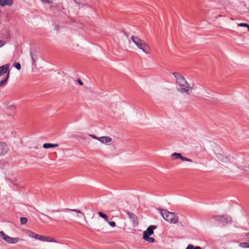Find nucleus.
Here are the masks:
<instances>
[{
    "label": "nucleus",
    "instance_id": "1",
    "mask_svg": "<svg viewBox=\"0 0 249 249\" xmlns=\"http://www.w3.org/2000/svg\"><path fill=\"white\" fill-rule=\"evenodd\" d=\"M176 78V83L179 86L178 90L182 93L189 94L192 92L194 84L190 85L181 74L178 72L173 73Z\"/></svg>",
    "mask_w": 249,
    "mask_h": 249
},
{
    "label": "nucleus",
    "instance_id": "2",
    "mask_svg": "<svg viewBox=\"0 0 249 249\" xmlns=\"http://www.w3.org/2000/svg\"><path fill=\"white\" fill-rule=\"evenodd\" d=\"M215 157L218 162L228 168L232 169L237 164L235 158L226 155L222 151L215 152Z\"/></svg>",
    "mask_w": 249,
    "mask_h": 249
},
{
    "label": "nucleus",
    "instance_id": "3",
    "mask_svg": "<svg viewBox=\"0 0 249 249\" xmlns=\"http://www.w3.org/2000/svg\"><path fill=\"white\" fill-rule=\"evenodd\" d=\"M159 210L161 216L167 222L172 224H176L178 222V217L177 213L170 212L165 209H159Z\"/></svg>",
    "mask_w": 249,
    "mask_h": 249
},
{
    "label": "nucleus",
    "instance_id": "4",
    "mask_svg": "<svg viewBox=\"0 0 249 249\" xmlns=\"http://www.w3.org/2000/svg\"><path fill=\"white\" fill-rule=\"evenodd\" d=\"M131 41L140 50L146 54H148L150 52V49L145 42L136 36H132L131 37Z\"/></svg>",
    "mask_w": 249,
    "mask_h": 249
},
{
    "label": "nucleus",
    "instance_id": "5",
    "mask_svg": "<svg viewBox=\"0 0 249 249\" xmlns=\"http://www.w3.org/2000/svg\"><path fill=\"white\" fill-rule=\"evenodd\" d=\"M5 113L8 116H14L16 114V106L12 102H7L5 103Z\"/></svg>",
    "mask_w": 249,
    "mask_h": 249
},
{
    "label": "nucleus",
    "instance_id": "6",
    "mask_svg": "<svg viewBox=\"0 0 249 249\" xmlns=\"http://www.w3.org/2000/svg\"><path fill=\"white\" fill-rule=\"evenodd\" d=\"M215 220L225 224L231 223L232 222L231 217L227 215H215L213 216Z\"/></svg>",
    "mask_w": 249,
    "mask_h": 249
},
{
    "label": "nucleus",
    "instance_id": "7",
    "mask_svg": "<svg viewBox=\"0 0 249 249\" xmlns=\"http://www.w3.org/2000/svg\"><path fill=\"white\" fill-rule=\"evenodd\" d=\"M68 212H75L77 213L81 214L83 216H85L84 213L82 212L81 211L77 210V209H69V208H66V209H59L58 210H52L51 211V213H53L56 212H64L66 213Z\"/></svg>",
    "mask_w": 249,
    "mask_h": 249
},
{
    "label": "nucleus",
    "instance_id": "8",
    "mask_svg": "<svg viewBox=\"0 0 249 249\" xmlns=\"http://www.w3.org/2000/svg\"><path fill=\"white\" fill-rule=\"evenodd\" d=\"M112 142L110 144V151L112 152L116 151L118 149V144L120 142L119 139H114L112 140V138H110V142Z\"/></svg>",
    "mask_w": 249,
    "mask_h": 249
},
{
    "label": "nucleus",
    "instance_id": "9",
    "mask_svg": "<svg viewBox=\"0 0 249 249\" xmlns=\"http://www.w3.org/2000/svg\"><path fill=\"white\" fill-rule=\"evenodd\" d=\"M9 147L6 143L0 141V155L3 156L7 153Z\"/></svg>",
    "mask_w": 249,
    "mask_h": 249
},
{
    "label": "nucleus",
    "instance_id": "10",
    "mask_svg": "<svg viewBox=\"0 0 249 249\" xmlns=\"http://www.w3.org/2000/svg\"><path fill=\"white\" fill-rule=\"evenodd\" d=\"M156 226L155 225H151L148 227L147 230L143 232L142 237L150 236L153 234L154 233V230L156 229Z\"/></svg>",
    "mask_w": 249,
    "mask_h": 249
},
{
    "label": "nucleus",
    "instance_id": "11",
    "mask_svg": "<svg viewBox=\"0 0 249 249\" xmlns=\"http://www.w3.org/2000/svg\"><path fill=\"white\" fill-rule=\"evenodd\" d=\"M171 157L174 158L175 159H180L183 161L192 162V160L182 157L180 153H174L171 155Z\"/></svg>",
    "mask_w": 249,
    "mask_h": 249
},
{
    "label": "nucleus",
    "instance_id": "12",
    "mask_svg": "<svg viewBox=\"0 0 249 249\" xmlns=\"http://www.w3.org/2000/svg\"><path fill=\"white\" fill-rule=\"evenodd\" d=\"M10 67L9 64H5L0 67V76L3 75L4 74L7 73L9 71L8 70Z\"/></svg>",
    "mask_w": 249,
    "mask_h": 249
},
{
    "label": "nucleus",
    "instance_id": "13",
    "mask_svg": "<svg viewBox=\"0 0 249 249\" xmlns=\"http://www.w3.org/2000/svg\"><path fill=\"white\" fill-rule=\"evenodd\" d=\"M13 3V0H0V5L1 6H11Z\"/></svg>",
    "mask_w": 249,
    "mask_h": 249
},
{
    "label": "nucleus",
    "instance_id": "14",
    "mask_svg": "<svg viewBox=\"0 0 249 249\" xmlns=\"http://www.w3.org/2000/svg\"><path fill=\"white\" fill-rule=\"evenodd\" d=\"M5 241L7 243L14 244L17 243L19 241V239L18 238H12L7 236Z\"/></svg>",
    "mask_w": 249,
    "mask_h": 249
},
{
    "label": "nucleus",
    "instance_id": "15",
    "mask_svg": "<svg viewBox=\"0 0 249 249\" xmlns=\"http://www.w3.org/2000/svg\"><path fill=\"white\" fill-rule=\"evenodd\" d=\"M10 76V71H8L7 74L4 76L3 79L0 81V87L4 86L6 84Z\"/></svg>",
    "mask_w": 249,
    "mask_h": 249
},
{
    "label": "nucleus",
    "instance_id": "16",
    "mask_svg": "<svg viewBox=\"0 0 249 249\" xmlns=\"http://www.w3.org/2000/svg\"><path fill=\"white\" fill-rule=\"evenodd\" d=\"M58 146H59V144L57 143L53 144V143H45L43 144V147L44 148L48 149V148L58 147Z\"/></svg>",
    "mask_w": 249,
    "mask_h": 249
},
{
    "label": "nucleus",
    "instance_id": "17",
    "mask_svg": "<svg viewBox=\"0 0 249 249\" xmlns=\"http://www.w3.org/2000/svg\"><path fill=\"white\" fill-rule=\"evenodd\" d=\"M40 240L42 241H47L49 242H56V241L49 236H43L40 238Z\"/></svg>",
    "mask_w": 249,
    "mask_h": 249
},
{
    "label": "nucleus",
    "instance_id": "18",
    "mask_svg": "<svg viewBox=\"0 0 249 249\" xmlns=\"http://www.w3.org/2000/svg\"><path fill=\"white\" fill-rule=\"evenodd\" d=\"M128 215L134 224H138V218L135 214L131 213H128Z\"/></svg>",
    "mask_w": 249,
    "mask_h": 249
},
{
    "label": "nucleus",
    "instance_id": "19",
    "mask_svg": "<svg viewBox=\"0 0 249 249\" xmlns=\"http://www.w3.org/2000/svg\"><path fill=\"white\" fill-rule=\"evenodd\" d=\"M29 236L30 237L35 238L37 240H40V238H41V237H43L42 235H40L39 234H36L32 231H29Z\"/></svg>",
    "mask_w": 249,
    "mask_h": 249
},
{
    "label": "nucleus",
    "instance_id": "20",
    "mask_svg": "<svg viewBox=\"0 0 249 249\" xmlns=\"http://www.w3.org/2000/svg\"><path fill=\"white\" fill-rule=\"evenodd\" d=\"M99 141L103 143H107L109 142V137L107 136L101 137L99 138Z\"/></svg>",
    "mask_w": 249,
    "mask_h": 249
},
{
    "label": "nucleus",
    "instance_id": "21",
    "mask_svg": "<svg viewBox=\"0 0 249 249\" xmlns=\"http://www.w3.org/2000/svg\"><path fill=\"white\" fill-rule=\"evenodd\" d=\"M142 238L145 241H146L149 243H154L155 242V239L154 238L149 237L148 236L146 237H142Z\"/></svg>",
    "mask_w": 249,
    "mask_h": 249
},
{
    "label": "nucleus",
    "instance_id": "22",
    "mask_svg": "<svg viewBox=\"0 0 249 249\" xmlns=\"http://www.w3.org/2000/svg\"><path fill=\"white\" fill-rule=\"evenodd\" d=\"M98 214L103 218H104L106 221H108V217L107 215L105 214L104 213L99 212H98Z\"/></svg>",
    "mask_w": 249,
    "mask_h": 249
},
{
    "label": "nucleus",
    "instance_id": "23",
    "mask_svg": "<svg viewBox=\"0 0 249 249\" xmlns=\"http://www.w3.org/2000/svg\"><path fill=\"white\" fill-rule=\"evenodd\" d=\"M186 249H201L199 246L194 247L192 244H189Z\"/></svg>",
    "mask_w": 249,
    "mask_h": 249
},
{
    "label": "nucleus",
    "instance_id": "24",
    "mask_svg": "<svg viewBox=\"0 0 249 249\" xmlns=\"http://www.w3.org/2000/svg\"><path fill=\"white\" fill-rule=\"evenodd\" d=\"M240 247L244 248H249V243L248 242H243L240 244Z\"/></svg>",
    "mask_w": 249,
    "mask_h": 249
},
{
    "label": "nucleus",
    "instance_id": "25",
    "mask_svg": "<svg viewBox=\"0 0 249 249\" xmlns=\"http://www.w3.org/2000/svg\"><path fill=\"white\" fill-rule=\"evenodd\" d=\"M27 221L28 219L26 217H22L20 218V223L22 225L26 224Z\"/></svg>",
    "mask_w": 249,
    "mask_h": 249
},
{
    "label": "nucleus",
    "instance_id": "26",
    "mask_svg": "<svg viewBox=\"0 0 249 249\" xmlns=\"http://www.w3.org/2000/svg\"><path fill=\"white\" fill-rule=\"evenodd\" d=\"M41 214L42 215H44L45 216H46V217H47L48 219H50V220H51L52 221H54L56 223H59V221L58 220L53 219V218H52L51 216H50L48 215H47V214H44L43 213H41Z\"/></svg>",
    "mask_w": 249,
    "mask_h": 249
},
{
    "label": "nucleus",
    "instance_id": "27",
    "mask_svg": "<svg viewBox=\"0 0 249 249\" xmlns=\"http://www.w3.org/2000/svg\"><path fill=\"white\" fill-rule=\"evenodd\" d=\"M238 168L241 170L246 171L249 168V165L247 164L244 166V167L242 166H239Z\"/></svg>",
    "mask_w": 249,
    "mask_h": 249
},
{
    "label": "nucleus",
    "instance_id": "28",
    "mask_svg": "<svg viewBox=\"0 0 249 249\" xmlns=\"http://www.w3.org/2000/svg\"><path fill=\"white\" fill-rule=\"evenodd\" d=\"M8 235L5 234L3 231H0V237L4 240H5V238Z\"/></svg>",
    "mask_w": 249,
    "mask_h": 249
},
{
    "label": "nucleus",
    "instance_id": "29",
    "mask_svg": "<svg viewBox=\"0 0 249 249\" xmlns=\"http://www.w3.org/2000/svg\"><path fill=\"white\" fill-rule=\"evenodd\" d=\"M238 26L241 27H246L248 28V31H249V25L247 23H241L238 24Z\"/></svg>",
    "mask_w": 249,
    "mask_h": 249
},
{
    "label": "nucleus",
    "instance_id": "30",
    "mask_svg": "<svg viewBox=\"0 0 249 249\" xmlns=\"http://www.w3.org/2000/svg\"><path fill=\"white\" fill-rule=\"evenodd\" d=\"M14 67L17 69L18 70H19L21 69V65L19 63H16L14 64Z\"/></svg>",
    "mask_w": 249,
    "mask_h": 249
},
{
    "label": "nucleus",
    "instance_id": "31",
    "mask_svg": "<svg viewBox=\"0 0 249 249\" xmlns=\"http://www.w3.org/2000/svg\"><path fill=\"white\" fill-rule=\"evenodd\" d=\"M116 226V224L113 221H110V226L112 227H114Z\"/></svg>",
    "mask_w": 249,
    "mask_h": 249
},
{
    "label": "nucleus",
    "instance_id": "32",
    "mask_svg": "<svg viewBox=\"0 0 249 249\" xmlns=\"http://www.w3.org/2000/svg\"><path fill=\"white\" fill-rule=\"evenodd\" d=\"M90 137H91L92 139H97V140H99V138L96 137L95 135H89Z\"/></svg>",
    "mask_w": 249,
    "mask_h": 249
},
{
    "label": "nucleus",
    "instance_id": "33",
    "mask_svg": "<svg viewBox=\"0 0 249 249\" xmlns=\"http://www.w3.org/2000/svg\"><path fill=\"white\" fill-rule=\"evenodd\" d=\"M77 82L78 83V84L80 85H83V82L81 80H80V79H77Z\"/></svg>",
    "mask_w": 249,
    "mask_h": 249
},
{
    "label": "nucleus",
    "instance_id": "34",
    "mask_svg": "<svg viewBox=\"0 0 249 249\" xmlns=\"http://www.w3.org/2000/svg\"><path fill=\"white\" fill-rule=\"evenodd\" d=\"M4 44V41L0 40V47L3 46Z\"/></svg>",
    "mask_w": 249,
    "mask_h": 249
},
{
    "label": "nucleus",
    "instance_id": "35",
    "mask_svg": "<svg viewBox=\"0 0 249 249\" xmlns=\"http://www.w3.org/2000/svg\"><path fill=\"white\" fill-rule=\"evenodd\" d=\"M41 1H42L44 3H51L49 0H40Z\"/></svg>",
    "mask_w": 249,
    "mask_h": 249
},
{
    "label": "nucleus",
    "instance_id": "36",
    "mask_svg": "<svg viewBox=\"0 0 249 249\" xmlns=\"http://www.w3.org/2000/svg\"><path fill=\"white\" fill-rule=\"evenodd\" d=\"M31 56L32 59L33 60V61L35 62V60H34V55H33L32 53H31Z\"/></svg>",
    "mask_w": 249,
    "mask_h": 249
},
{
    "label": "nucleus",
    "instance_id": "37",
    "mask_svg": "<svg viewBox=\"0 0 249 249\" xmlns=\"http://www.w3.org/2000/svg\"><path fill=\"white\" fill-rule=\"evenodd\" d=\"M246 236L249 237V233L246 234Z\"/></svg>",
    "mask_w": 249,
    "mask_h": 249
},
{
    "label": "nucleus",
    "instance_id": "38",
    "mask_svg": "<svg viewBox=\"0 0 249 249\" xmlns=\"http://www.w3.org/2000/svg\"><path fill=\"white\" fill-rule=\"evenodd\" d=\"M64 222H68V221H67V220H64Z\"/></svg>",
    "mask_w": 249,
    "mask_h": 249
}]
</instances>
